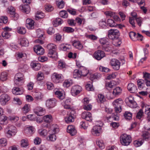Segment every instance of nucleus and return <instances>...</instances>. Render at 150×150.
Segmentation results:
<instances>
[{
    "instance_id": "f257e3e1",
    "label": "nucleus",
    "mask_w": 150,
    "mask_h": 150,
    "mask_svg": "<svg viewBox=\"0 0 150 150\" xmlns=\"http://www.w3.org/2000/svg\"><path fill=\"white\" fill-rule=\"evenodd\" d=\"M59 131L58 127L56 125H52L50 127V129L49 131L50 135L47 138L48 140L54 141L56 139L55 134Z\"/></svg>"
},
{
    "instance_id": "f03ea898",
    "label": "nucleus",
    "mask_w": 150,
    "mask_h": 150,
    "mask_svg": "<svg viewBox=\"0 0 150 150\" xmlns=\"http://www.w3.org/2000/svg\"><path fill=\"white\" fill-rule=\"evenodd\" d=\"M24 76L23 74L18 73L16 74L14 79L15 83L17 85H22L24 82Z\"/></svg>"
},
{
    "instance_id": "7ed1b4c3",
    "label": "nucleus",
    "mask_w": 150,
    "mask_h": 150,
    "mask_svg": "<svg viewBox=\"0 0 150 150\" xmlns=\"http://www.w3.org/2000/svg\"><path fill=\"white\" fill-rule=\"evenodd\" d=\"M119 35L120 33L119 30L116 29H111L108 31V37L111 40L118 38Z\"/></svg>"
},
{
    "instance_id": "20e7f679",
    "label": "nucleus",
    "mask_w": 150,
    "mask_h": 150,
    "mask_svg": "<svg viewBox=\"0 0 150 150\" xmlns=\"http://www.w3.org/2000/svg\"><path fill=\"white\" fill-rule=\"evenodd\" d=\"M120 141L122 144L124 145H128L132 141L130 136L124 134L120 137Z\"/></svg>"
},
{
    "instance_id": "39448f33",
    "label": "nucleus",
    "mask_w": 150,
    "mask_h": 150,
    "mask_svg": "<svg viewBox=\"0 0 150 150\" xmlns=\"http://www.w3.org/2000/svg\"><path fill=\"white\" fill-rule=\"evenodd\" d=\"M51 79L53 82L57 83L62 81L63 80V76L61 74L55 72L52 75Z\"/></svg>"
},
{
    "instance_id": "423d86ee",
    "label": "nucleus",
    "mask_w": 150,
    "mask_h": 150,
    "mask_svg": "<svg viewBox=\"0 0 150 150\" xmlns=\"http://www.w3.org/2000/svg\"><path fill=\"white\" fill-rule=\"evenodd\" d=\"M99 42L102 45L103 50L107 52L111 50V47L108 44L107 38H101L99 40Z\"/></svg>"
},
{
    "instance_id": "0eeeda50",
    "label": "nucleus",
    "mask_w": 150,
    "mask_h": 150,
    "mask_svg": "<svg viewBox=\"0 0 150 150\" xmlns=\"http://www.w3.org/2000/svg\"><path fill=\"white\" fill-rule=\"evenodd\" d=\"M5 132L10 136H13L17 132L16 128L15 127L12 125H8L6 128Z\"/></svg>"
},
{
    "instance_id": "6e6552de",
    "label": "nucleus",
    "mask_w": 150,
    "mask_h": 150,
    "mask_svg": "<svg viewBox=\"0 0 150 150\" xmlns=\"http://www.w3.org/2000/svg\"><path fill=\"white\" fill-rule=\"evenodd\" d=\"M110 64L114 70H118L119 69L121 63L117 59L115 58L112 59L110 61Z\"/></svg>"
},
{
    "instance_id": "1a4fd4ad",
    "label": "nucleus",
    "mask_w": 150,
    "mask_h": 150,
    "mask_svg": "<svg viewBox=\"0 0 150 150\" xmlns=\"http://www.w3.org/2000/svg\"><path fill=\"white\" fill-rule=\"evenodd\" d=\"M76 113L74 110H71L69 115H68L65 118L66 122L69 123L73 122L74 120V117Z\"/></svg>"
},
{
    "instance_id": "9d476101",
    "label": "nucleus",
    "mask_w": 150,
    "mask_h": 150,
    "mask_svg": "<svg viewBox=\"0 0 150 150\" xmlns=\"http://www.w3.org/2000/svg\"><path fill=\"white\" fill-rule=\"evenodd\" d=\"M9 96L6 93H4L0 96V103L1 105H4L10 100Z\"/></svg>"
},
{
    "instance_id": "9b49d317",
    "label": "nucleus",
    "mask_w": 150,
    "mask_h": 150,
    "mask_svg": "<svg viewBox=\"0 0 150 150\" xmlns=\"http://www.w3.org/2000/svg\"><path fill=\"white\" fill-rule=\"evenodd\" d=\"M101 129L100 126L96 125L91 129V133L93 135L99 136L101 133Z\"/></svg>"
},
{
    "instance_id": "f8f14e48",
    "label": "nucleus",
    "mask_w": 150,
    "mask_h": 150,
    "mask_svg": "<svg viewBox=\"0 0 150 150\" xmlns=\"http://www.w3.org/2000/svg\"><path fill=\"white\" fill-rule=\"evenodd\" d=\"M57 102L54 98L49 99L46 101V106L49 109L52 108L56 105Z\"/></svg>"
},
{
    "instance_id": "ddd939ff",
    "label": "nucleus",
    "mask_w": 150,
    "mask_h": 150,
    "mask_svg": "<svg viewBox=\"0 0 150 150\" xmlns=\"http://www.w3.org/2000/svg\"><path fill=\"white\" fill-rule=\"evenodd\" d=\"M82 91L81 87L79 85L73 86L71 89V93L72 96H76Z\"/></svg>"
},
{
    "instance_id": "4468645a",
    "label": "nucleus",
    "mask_w": 150,
    "mask_h": 150,
    "mask_svg": "<svg viewBox=\"0 0 150 150\" xmlns=\"http://www.w3.org/2000/svg\"><path fill=\"white\" fill-rule=\"evenodd\" d=\"M94 56L96 59L99 60L105 56V53L101 50H98L94 53Z\"/></svg>"
},
{
    "instance_id": "2eb2a0df",
    "label": "nucleus",
    "mask_w": 150,
    "mask_h": 150,
    "mask_svg": "<svg viewBox=\"0 0 150 150\" xmlns=\"http://www.w3.org/2000/svg\"><path fill=\"white\" fill-rule=\"evenodd\" d=\"M82 118L85 119L86 120L90 122L91 121L93 120L91 114L88 111L84 112L82 114Z\"/></svg>"
},
{
    "instance_id": "dca6fc26",
    "label": "nucleus",
    "mask_w": 150,
    "mask_h": 150,
    "mask_svg": "<svg viewBox=\"0 0 150 150\" xmlns=\"http://www.w3.org/2000/svg\"><path fill=\"white\" fill-rule=\"evenodd\" d=\"M34 50L38 55H41L44 53V49L40 46L38 45L34 47Z\"/></svg>"
},
{
    "instance_id": "f3484780",
    "label": "nucleus",
    "mask_w": 150,
    "mask_h": 150,
    "mask_svg": "<svg viewBox=\"0 0 150 150\" xmlns=\"http://www.w3.org/2000/svg\"><path fill=\"white\" fill-rule=\"evenodd\" d=\"M34 21L32 19L28 18L26 21V26L29 29H32L34 28Z\"/></svg>"
},
{
    "instance_id": "a211bd4d",
    "label": "nucleus",
    "mask_w": 150,
    "mask_h": 150,
    "mask_svg": "<svg viewBox=\"0 0 150 150\" xmlns=\"http://www.w3.org/2000/svg\"><path fill=\"white\" fill-rule=\"evenodd\" d=\"M45 109L40 107H38L34 110V112L38 116H42L45 112Z\"/></svg>"
},
{
    "instance_id": "6ab92c4d",
    "label": "nucleus",
    "mask_w": 150,
    "mask_h": 150,
    "mask_svg": "<svg viewBox=\"0 0 150 150\" xmlns=\"http://www.w3.org/2000/svg\"><path fill=\"white\" fill-rule=\"evenodd\" d=\"M67 131L72 136L75 135L76 133V130L75 127L72 125H69L68 126Z\"/></svg>"
},
{
    "instance_id": "aec40b11",
    "label": "nucleus",
    "mask_w": 150,
    "mask_h": 150,
    "mask_svg": "<svg viewBox=\"0 0 150 150\" xmlns=\"http://www.w3.org/2000/svg\"><path fill=\"white\" fill-rule=\"evenodd\" d=\"M127 89L131 93H135L137 91V88L136 86L132 83L128 84L127 86Z\"/></svg>"
},
{
    "instance_id": "412c9836",
    "label": "nucleus",
    "mask_w": 150,
    "mask_h": 150,
    "mask_svg": "<svg viewBox=\"0 0 150 150\" xmlns=\"http://www.w3.org/2000/svg\"><path fill=\"white\" fill-rule=\"evenodd\" d=\"M71 100L70 98L67 99L64 102V108L65 109H71L72 108L71 107Z\"/></svg>"
},
{
    "instance_id": "4be33fe9",
    "label": "nucleus",
    "mask_w": 150,
    "mask_h": 150,
    "mask_svg": "<svg viewBox=\"0 0 150 150\" xmlns=\"http://www.w3.org/2000/svg\"><path fill=\"white\" fill-rule=\"evenodd\" d=\"M48 55L49 57L55 59L57 58V53L56 51V50H49Z\"/></svg>"
},
{
    "instance_id": "5701e85b",
    "label": "nucleus",
    "mask_w": 150,
    "mask_h": 150,
    "mask_svg": "<svg viewBox=\"0 0 150 150\" xmlns=\"http://www.w3.org/2000/svg\"><path fill=\"white\" fill-rule=\"evenodd\" d=\"M123 101L122 99L119 98L115 100L112 103L113 106L122 107Z\"/></svg>"
},
{
    "instance_id": "b1692460",
    "label": "nucleus",
    "mask_w": 150,
    "mask_h": 150,
    "mask_svg": "<svg viewBox=\"0 0 150 150\" xmlns=\"http://www.w3.org/2000/svg\"><path fill=\"white\" fill-rule=\"evenodd\" d=\"M116 84V82L114 81H112L110 82H108L106 83L105 87L108 90H110L115 86Z\"/></svg>"
},
{
    "instance_id": "393cba45",
    "label": "nucleus",
    "mask_w": 150,
    "mask_h": 150,
    "mask_svg": "<svg viewBox=\"0 0 150 150\" xmlns=\"http://www.w3.org/2000/svg\"><path fill=\"white\" fill-rule=\"evenodd\" d=\"M143 109L145 108L144 113L148 117L150 116V105H147L146 104L143 103L142 105Z\"/></svg>"
},
{
    "instance_id": "a878e982",
    "label": "nucleus",
    "mask_w": 150,
    "mask_h": 150,
    "mask_svg": "<svg viewBox=\"0 0 150 150\" xmlns=\"http://www.w3.org/2000/svg\"><path fill=\"white\" fill-rule=\"evenodd\" d=\"M54 92L55 95L59 99L62 100L64 98V95H63V93L59 91L58 89H54Z\"/></svg>"
},
{
    "instance_id": "bb28decb",
    "label": "nucleus",
    "mask_w": 150,
    "mask_h": 150,
    "mask_svg": "<svg viewBox=\"0 0 150 150\" xmlns=\"http://www.w3.org/2000/svg\"><path fill=\"white\" fill-rule=\"evenodd\" d=\"M122 92V88L119 87H117L113 89L112 94L115 96H118L121 94Z\"/></svg>"
},
{
    "instance_id": "cd10ccee",
    "label": "nucleus",
    "mask_w": 150,
    "mask_h": 150,
    "mask_svg": "<svg viewBox=\"0 0 150 150\" xmlns=\"http://www.w3.org/2000/svg\"><path fill=\"white\" fill-rule=\"evenodd\" d=\"M20 9L24 11L26 13H28L30 11V9L29 6L28 5H21L19 7Z\"/></svg>"
},
{
    "instance_id": "c85d7f7f",
    "label": "nucleus",
    "mask_w": 150,
    "mask_h": 150,
    "mask_svg": "<svg viewBox=\"0 0 150 150\" xmlns=\"http://www.w3.org/2000/svg\"><path fill=\"white\" fill-rule=\"evenodd\" d=\"M43 120L45 122L49 123L52 121V116L50 115H46L43 117Z\"/></svg>"
},
{
    "instance_id": "c756f323",
    "label": "nucleus",
    "mask_w": 150,
    "mask_h": 150,
    "mask_svg": "<svg viewBox=\"0 0 150 150\" xmlns=\"http://www.w3.org/2000/svg\"><path fill=\"white\" fill-rule=\"evenodd\" d=\"M73 45L77 49L81 50L83 48V46L81 42L78 41L74 40L73 42Z\"/></svg>"
},
{
    "instance_id": "7c9ffc66",
    "label": "nucleus",
    "mask_w": 150,
    "mask_h": 150,
    "mask_svg": "<svg viewBox=\"0 0 150 150\" xmlns=\"http://www.w3.org/2000/svg\"><path fill=\"white\" fill-rule=\"evenodd\" d=\"M79 69L80 71L81 74L83 76H86L89 72L88 70L85 67H80Z\"/></svg>"
},
{
    "instance_id": "2f4dec72",
    "label": "nucleus",
    "mask_w": 150,
    "mask_h": 150,
    "mask_svg": "<svg viewBox=\"0 0 150 150\" xmlns=\"http://www.w3.org/2000/svg\"><path fill=\"white\" fill-rule=\"evenodd\" d=\"M12 92L13 94L15 95H21L23 93V91L17 87H14L12 89Z\"/></svg>"
},
{
    "instance_id": "473e14b6",
    "label": "nucleus",
    "mask_w": 150,
    "mask_h": 150,
    "mask_svg": "<svg viewBox=\"0 0 150 150\" xmlns=\"http://www.w3.org/2000/svg\"><path fill=\"white\" fill-rule=\"evenodd\" d=\"M7 117L3 115L0 116V124L1 125H6L7 123Z\"/></svg>"
},
{
    "instance_id": "72a5a7b5",
    "label": "nucleus",
    "mask_w": 150,
    "mask_h": 150,
    "mask_svg": "<svg viewBox=\"0 0 150 150\" xmlns=\"http://www.w3.org/2000/svg\"><path fill=\"white\" fill-rule=\"evenodd\" d=\"M63 23V21L60 18H57L52 21V24L54 26H57Z\"/></svg>"
},
{
    "instance_id": "f704fd0d",
    "label": "nucleus",
    "mask_w": 150,
    "mask_h": 150,
    "mask_svg": "<svg viewBox=\"0 0 150 150\" xmlns=\"http://www.w3.org/2000/svg\"><path fill=\"white\" fill-rule=\"evenodd\" d=\"M31 66L36 71L39 70L40 68V64L35 62H32L31 64Z\"/></svg>"
},
{
    "instance_id": "c9c22d12",
    "label": "nucleus",
    "mask_w": 150,
    "mask_h": 150,
    "mask_svg": "<svg viewBox=\"0 0 150 150\" xmlns=\"http://www.w3.org/2000/svg\"><path fill=\"white\" fill-rule=\"evenodd\" d=\"M20 44L22 46H27L28 45L29 42L26 38H23L21 39Z\"/></svg>"
},
{
    "instance_id": "e433bc0d",
    "label": "nucleus",
    "mask_w": 150,
    "mask_h": 150,
    "mask_svg": "<svg viewBox=\"0 0 150 150\" xmlns=\"http://www.w3.org/2000/svg\"><path fill=\"white\" fill-rule=\"evenodd\" d=\"M22 110L23 113L26 114L29 112L30 110V105L29 104H25L22 108Z\"/></svg>"
},
{
    "instance_id": "4c0bfd02",
    "label": "nucleus",
    "mask_w": 150,
    "mask_h": 150,
    "mask_svg": "<svg viewBox=\"0 0 150 150\" xmlns=\"http://www.w3.org/2000/svg\"><path fill=\"white\" fill-rule=\"evenodd\" d=\"M44 14L42 12L38 11L35 16V19L37 20L39 19L42 18L44 17Z\"/></svg>"
},
{
    "instance_id": "58836bf2",
    "label": "nucleus",
    "mask_w": 150,
    "mask_h": 150,
    "mask_svg": "<svg viewBox=\"0 0 150 150\" xmlns=\"http://www.w3.org/2000/svg\"><path fill=\"white\" fill-rule=\"evenodd\" d=\"M24 54L21 52H17L16 54V57L17 59L19 61H20L21 59L24 57Z\"/></svg>"
},
{
    "instance_id": "ea45409f",
    "label": "nucleus",
    "mask_w": 150,
    "mask_h": 150,
    "mask_svg": "<svg viewBox=\"0 0 150 150\" xmlns=\"http://www.w3.org/2000/svg\"><path fill=\"white\" fill-rule=\"evenodd\" d=\"M108 25L111 27H113L116 25V23L112 19H108L107 21Z\"/></svg>"
},
{
    "instance_id": "a19ab883",
    "label": "nucleus",
    "mask_w": 150,
    "mask_h": 150,
    "mask_svg": "<svg viewBox=\"0 0 150 150\" xmlns=\"http://www.w3.org/2000/svg\"><path fill=\"white\" fill-rule=\"evenodd\" d=\"M56 4L58 7L60 8H63L64 7V2L62 0H59L57 1Z\"/></svg>"
},
{
    "instance_id": "79ce46f5",
    "label": "nucleus",
    "mask_w": 150,
    "mask_h": 150,
    "mask_svg": "<svg viewBox=\"0 0 150 150\" xmlns=\"http://www.w3.org/2000/svg\"><path fill=\"white\" fill-rule=\"evenodd\" d=\"M15 11L16 9L13 7L11 6H8L7 8V12L9 14V15H11V14H12L13 13H15Z\"/></svg>"
},
{
    "instance_id": "37998d69",
    "label": "nucleus",
    "mask_w": 150,
    "mask_h": 150,
    "mask_svg": "<svg viewBox=\"0 0 150 150\" xmlns=\"http://www.w3.org/2000/svg\"><path fill=\"white\" fill-rule=\"evenodd\" d=\"M37 80L40 81L43 80L44 78L43 73L41 71H39L37 76Z\"/></svg>"
},
{
    "instance_id": "c03bdc74",
    "label": "nucleus",
    "mask_w": 150,
    "mask_h": 150,
    "mask_svg": "<svg viewBox=\"0 0 150 150\" xmlns=\"http://www.w3.org/2000/svg\"><path fill=\"white\" fill-rule=\"evenodd\" d=\"M137 34L133 32H130L129 33V35L130 38L133 41L136 40V37Z\"/></svg>"
},
{
    "instance_id": "a18cd8bd",
    "label": "nucleus",
    "mask_w": 150,
    "mask_h": 150,
    "mask_svg": "<svg viewBox=\"0 0 150 150\" xmlns=\"http://www.w3.org/2000/svg\"><path fill=\"white\" fill-rule=\"evenodd\" d=\"M124 115L126 119L130 120L132 118V115L131 112L126 111L125 112Z\"/></svg>"
},
{
    "instance_id": "49530a36",
    "label": "nucleus",
    "mask_w": 150,
    "mask_h": 150,
    "mask_svg": "<svg viewBox=\"0 0 150 150\" xmlns=\"http://www.w3.org/2000/svg\"><path fill=\"white\" fill-rule=\"evenodd\" d=\"M59 14L61 17L63 18H66L68 16L67 11L65 10L61 11L59 12Z\"/></svg>"
},
{
    "instance_id": "de8ad7c7",
    "label": "nucleus",
    "mask_w": 150,
    "mask_h": 150,
    "mask_svg": "<svg viewBox=\"0 0 150 150\" xmlns=\"http://www.w3.org/2000/svg\"><path fill=\"white\" fill-rule=\"evenodd\" d=\"M7 73L6 72H3L0 76V79L2 81H6L7 79Z\"/></svg>"
},
{
    "instance_id": "09e8293b",
    "label": "nucleus",
    "mask_w": 150,
    "mask_h": 150,
    "mask_svg": "<svg viewBox=\"0 0 150 150\" xmlns=\"http://www.w3.org/2000/svg\"><path fill=\"white\" fill-rule=\"evenodd\" d=\"M10 16L12 19L15 21L17 20L19 18V15L18 13L16 12L13 13L11 15H10Z\"/></svg>"
},
{
    "instance_id": "8fccbe9b",
    "label": "nucleus",
    "mask_w": 150,
    "mask_h": 150,
    "mask_svg": "<svg viewBox=\"0 0 150 150\" xmlns=\"http://www.w3.org/2000/svg\"><path fill=\"white\" fill-rule=\"evenodd\" d=\"M47 48L49 50H56L57 46L54 44L50 43L47 45Z\"/></svg>"
},
{
    "instance_id": "3c124183",
    "label": "nucleus",
    "mask_w": 150,
    "mask_h": 150,
    "mask_svg": "<svg viewBox=\"0 0 150 150\" xmlns=\"http://www.w3.org/2000/svg\"><path fill=\"white\" fill-rule=\"evenodd\" d=\"M80 70H75L73 73V75L74 78H76L77 77H80L82 76V75L81 74V72Z\"/></svg>"
},
{
    "instance_id": "603ef678",
    "label": "nucleus",
    "mask_w": 150,
    "mask_h": 150,
    "mask_svg": "<svg viewBox=\"0 0 150 150\" xmlns=\"http://www.w3.org/2000/svg\"><path fill=\"white\" fill-rule=\"evenodd\" d=\"M105 100L104 96L101 94H99L98 95L97 100L98 102H103Z\"/></svg>"
},
{
    "instance_id": "864d4df0",
    "label": "nucleus",
    "mask_w": 150,
    "mask_h": 150,
    "mask_svg": "<svg viewBox=\"0 0 150 150\" xmlns=\"http://www.w3.org/2000/svg\"><path fill=\"white\" fill-rule=\"evenodd\" d=\"M7 144V141L6 138H2L0 139V146H5Z\"/></svg>"
},
{
    "instance_id": "5fc2aeb1",
    "label": "nucleus",
    "mask_w": 150,
    "mask_h": 150,
    "mask_svg": "<svg viewBox=\"0 0 150 150\" xmlns=\"http://www.w3.org/2000/svg\"><path fill=\"white\" fill-rule=\"evenodd\" d=\"M73 83L71 80H66L64 82L63 85L64 87L68 88L72 85Z\"/></svg>"
},
{
    "instance_id": "6e6d98bb",
    "label": "nucleus",
    "mask_w": 150,
    "mask_h": 150,
    "mask_svg": "<svg viewBox=\"0 0 150 150\" xmlns=\"http://www.w3.org/2000/svg\"><path fill=\"white\" fill-rule=\"evenodd\" d=\"M63 30L68 33H71L74 31V30L70 27H65L64 28Z\"/></svg>"
},
{
    "instance_id": "4d7b16f0",
    "label": "nucleus",
    "mask_w": 150,
    "mask_h": 150,
    "mask_svg": "<svg viewBox=\"0 0 150 150\" xmlns=\"http://www.w3.org/2000/svg\"><path fill=\"white\" fill-rule=\"evenodd\" d=\"M2 36L4 39H7L9 38L10 37V33L6 31H4L2 33Z\"/></svg>"
},
{
    "instance_id": "13d9d810",
    "label": "nucleus",
    "mask_w": 150,
    "mask_h": 150,
    "mask_svg": "<svg viewBox=\"0 0 150 150\" xmlns=\"http://www.w3.org/2000/svg\"><path fill=\"white\" fill-rule=\"evenodd\" d=\"M17 32L20 34H24L25 33L26 30L24 28L19 27L17 28Z\"/></svg>"
},
{
    "instance_id": "bf43d9fd",
    "label": "nucleus",
    "mask_w": 150,
    "mask_h": 150,
    "mask_svg": "<svg viewBox=\"0 0 150 150\" xmlns=\"http://www.w3.org/2000/svg\"><path fill=\"white\" fill-rule=\"evenodd\" d=\"M96 143L98 146L101 149H103L104 148V144L102 140H98L96 141Z\"/></svg>"
},
{
    "instance_id": "052dcab7",
    "label": "nucleus",
    "mask_w": 150,
    "mask_h": 150,
    "mask_svg": "<svg viewBox=\"0 0 150 150\" xmlns=\"http://www.w3.org/2000/svg\"><path fill=\"white\" fill-rule=\"evenodd\" d=\"M85 36L87 38L91 39V40H96L98 38L97 36L93 34H86L85 35Z\"/></svg>"
},
{
    "instance_id": "680f3d73",
    "label": "nucleus",
    "mask_w": 150,
    "mask_h": 150,
    "mask_svg": "<svg viewBox=\"0 0 150 150\" xmlns=\"http://www.w3.org/2000/svg\"><path fill=\"white\" fill-rule=\"evenodd\" d=\"M150 136L149 133L147 132L144 131L143 132L142 136L144 139L148 140Z\"/></svg>"
},
{
    "instance_id": "e2e57ef3",
    "label": "nucleus",
    "mask_w": 150,
    "mask_h": 150,
    "mask_svg": "<svg viewBox=\"0 0 150 150\" xmlns=\"http://www.w3.org/2000/svg\"><path fill=\"white\" fill-rule=\"evenodd\" d=\"M38 132L40 135L42 136H46L47 133V131L45 129H40Z\"/></svg>"
},
{
    "instance_id": "0e129e2a",
    "label": "nucleus",
    "mask_w": 150,
    "mask_h": 150,
    "mask_svg": "<svg viewBox=\"0 0 150 150\" xmlns=\"http://www.w3.org/2000/svg\"><path fill=\"white\" fill-rule=\"evenodd\" d=\"M21 142V146L22 147H25L28 145V140L27 139H22Z\"/></svg>"
},
{
    "instance_id": "69168bd1",
    "label": "nucleus",
    "mask_w": 150,
    "mask_h": 150,
    "mask_svg": "<svg viewBox=\"0 0 150 150\" xmlns=\"http://www.w3.org/2000/svg\"><path fill=\"white\" fill-rule=\"evenodd\" d=\"M118 38L115 39L114 40H113L112 44L113 45L116 46H118L120 45L121 43V42L119 40Z\"/></svg>"
},
{
    "instance_id": "338daca9",
    "label": "nucleus",
    "mask_w": 150,
    "mask_h": 150,
    "mask_svg": "<svg viewBox=\"0 0 150 150\" xmlns=\"http://www.w3.org/2000/svg\"><path fill=\"white\" fill-rule=\"evenodd\" d=\"M104 14L107 17H113L115 16L114 13L111 11H105Z\"/></svg>"
},
{
    "instance_id": "774afa93",
    "label": "nucleus",
    "mask_w": 150,
    "mask_h": 150,
    "mask_svg": "<svg viewBox=\"0 0 150 150\" xmlns=\"http://www.w3.org/2000/svg\"><path fill=\"white\" fill-rule=\"evenodd\" d=\"M92 86V83L91 82H89L86 86V90L88 91L93 90V88Z\"/></svg>"
}]
</instances>
